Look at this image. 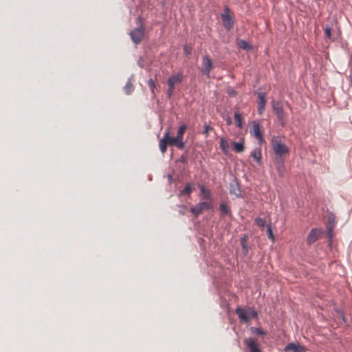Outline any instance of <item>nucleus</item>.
Returning <instances> with one entry per match:
<instances>
[{
	"mask_svg": "<svg viewBox=\"0 0 352 352\" xmlns=\"http://www.w3.org/2000/svg\"><path fill=\"white\" fill-rule=\"evenodd\" d=\"M272 148L275 154L274 160L277 170L280 175H283L285 173L284 166L283 155L286 153V146L281 143L279 137L274 136L272 138Z\"/></svg>",
	"mask_w": 352,
	"mask_h": 352,
	"instance_id": "f257e3e1",
	"label": "nucleus"
},
{
	"mask_svg": "<svg viewBox=\"0 0 352 352\" xmlns=\"http://www.w3.org/2000/svg\"><path fill=\"white\" fill-rule=\"evenodd\" d=\"M168 145L176 146L179 148L183 149L185 144L183 140H179L176 137H170V130L167 129L159 142V147L162 153L166 151Z\"/></svg>",
	"mask_w": 352,
	"mask_h": 352,
	"instance_id": "f03ea898",
	"label": "nucleus"
},
{
	"mask_svg": "<svg viewBox=\"0 0 352 352\" xmlns=\"http://www.w3.org/2000/svg\"><path fill=\"white\" fill-rule=\"evenodd\" d=\"M235 311L240 320V322H245L248 324H250L251 319L256 318L258 316V312L250 307H248L246 308L238 307Z\"/></svg>",
	"mask_w": 352,
	"mask_h": 352,
	"instance_id": "7ed1b4c3",
	"label": "nucleus"
},
{
	"mask_svg": "<svg viewBox=\"0 0 352 352\" xmlns=\"http://www.w3.org/2000/svg\"><path fill=\"white\" fill-rule=\"evenodd\" d=\"M136 23L138 27L130 32V36L133 42L135 44H138L142 41L144 33V28L142 24V17L138 16L136 19Z\"/></svg>",
	"mask_w": 352,
	"mask_h": 352,
	"instance_id": "20e7f679",
	"label": "nucleus"
},
{
	"mask_svg": "<svg viewBox=\"0 0 352 352\" xmlns=\"http://www.w3.org/2000/svg\"><path fill=\"white\" fill-rule=\"evenodd\" d=\"M223 26L227 30H230L234 25V20L230 14V10L228 7L224 8L223 12L221 15Z\"/></svg>",
	"mask_w": 352,
	"mask_h": 352,
	"instance_id": "39448f33",
	"label": "nucleus"
},
{
	"mask_svg": "<svg viewBox=\"0 0 352 352\" xmlns=\"http://www.w3.org/2000/svg\"><path fill=\"white\" fill-rule=\"evenodd\" d=\"M212 208V204L206 201H201L198 203L196 206H192L190 208V212L195 216L197 217L199 214H201L203 211L211 209Z\"/></svg>",
	"mask_w": 352,
	"mask_h": 352,
	"instance_id": "423d86ee",
	"label": "nucleus"
},
{
	"mask_svg": "<svg viewBox=\"0 0 352 352\" xmlns=\"http://www.w3.org/2000/svg\"><path fill=\"white\" fill-rule=\"evenodd\" d=\"M250 352H261L258 347V342L252 338H247L244 340Z\"/></svg>",
	"mask_w": 352,
	"mask_h": 352,
	"instance_id": "0eeeda50",
	"label": "nucleus"
},
{
	"mask_svg": "<svg viewBox=\"0 0 352 352\" xmlns=\"http://www.w3.org/2000/svg\"><path fill=\"white\" fill-rule=\"evenodd\" d=\"M202 65L204 74L206 75H209L210 72L212 69L213 65L212 60L208 56H204L203 57Z\"/></svg>",
	"mask_w": 352,
	"mask_h": 352,
	"instance_id": "6e6552de",
	"label": "nucleus"
},
{
	"mask_svg": "<svg viewBox=\"0 0 352 352\" xmlns=\"http://www.w3.org/2000/svg\"><path fill=\"white\" fill-rule=\"evenodd\" d=\"M250 133L252 135H254L258 141L261 142L263 140L260 124L258 122H253L252 129L250 130Z\"/></svg>",
	"mask_w": 352,
	"mask_h": 352,
	"instance_id": "1a4fd4ad",
	"label": "nucleus"
},
{
	"mask_svg": "<svg viewBox=\"0 0 352 352\" xmlns=\"http://www.w3.org/2000/svg\"><path fill=\"white\" fill-rule=\"evenodd\" d=\"M321 232H322L319 229H312L307 237V243L309 244L314 243L318 239L319 235L321 234Z\"/></svg>",
	"mask_w": 352,
	"mask_h": 352,
	"instance_id": "9d476101",
	"label": "nucleus"
},
{
	"mask_svg": "<svg viewBox=\"0 0 352 352\" xmlns=\"http://www.w3.org/2000/svg\"><path fill=\"white\" fill-rule=\"evenodd\" d=\"M272 107L274 112L276 113L278 118L282 120L284 118V111L283 106L278 102L273 101Z\"/></svg>",
	"mask_w": 352,
	"mask_h": 352,
	"instance_id": "9b49d317",
	"label": "nucleus"
},
{
	"mask_svg": "<svg viewBox=\"0 0 352 352\" xmlns=\"http://www.w3.org/2000/svg\"><path fill=\"white\" fill-rule=\"evenodd\" d=\"M287 351L291 352H305V347L300 345L298 342H292L287 344Z\"/></svg>",
	"mask_w": 352,
	"mask_h": 352,
	"instance_id": "f8f14e48",
	"label": "nucleus"
},
{
	"mask_svg": "<svg viewBox=\"0 0 352 352\" xmlns=\"http://www.w3.org/2000/svg\"><path fill=\"white\" fill-rule=\"evenodd\" d=\"M182 81V76L179 74L173 75L169 77L168 80V85L170 87V91L175 88V85Z\"/></svg>",
	"mask_w": 352,
	"mask_h": 352,
	"instance_id": "ddd939ff",
	"label": "nucleus"
},
{
	"mask_svg": "<svg viewBox=\"0 0 352 352\" xmlns=\"http://www.w3.org/2000/svg\"><path fill=\"white\" fill-rule=\"evenodd\" d=\"M259 102L258 104V111L260 114L263 113L266 103L265 96L263 93L258 94Z\"/></svg>",
	"mask_w": 352,
	"mask_h": 352,
	"instance_id": "4468645a",
	"label": "nucleus"
},
{
	"mask_svg": "<svg viewBox=\"0 0 352 352\" xmlns=\"http://www.w3.org/2000/svg\"><path fill=\"white\" fill-rule=\"evenodd\" d=\"M219 210L221 215H231V209L226 203H221L219 205Z\"/></svg>",
	"mask_w": 352,
	"mask_h": 352,
	"instance_id": "2eb2a0df",
	"label": "nucleus"
},
{
	"mask_svg": "<svg viewBox=\"0 0 352 352\" xmlns=\"http://www.w3.org/2000/svg\"><path fill=\"white\" fill-rule=\"evenodd\" d=\"M238 46L244 50L248 51L252 49V47L251 45H250L246 41L243 39H239L236 41Z\"/></svg>",
	"mask_w": 352,
	"mask_h": 352,
	"instance_id": "dca6fc26",
	"label": "nucleus"
},
{
	"mask_svg": "<svg viewBox=\"0 0 352 352\" xmlns=\"http://www.w3.org/2000/svg\"><path fill=\"white\" fill-rule=\"evenodd\" d=\"M334 217H330L329 218V225L327 226V234L329 238H331L333 236V228L334 226Z\"/></svg>",
	"mask_w": 352,
	"mask_h": 352,
	"instance_id": "f3484780",
	"label": "nucleus"
},
{
	"mask_svg": "<svg viewBox=\"0 0 352 352\" xmlns=\"http://www.w3.org/2000/svg\"><path fill=\"white\" fill-rule=\"evenodd\" d=\"M251 156L257 162V163L261 164V151L259 148H254L251 152Z\"/></svg>",
	"mask_w": 352,
	"mask_h": 352,
	"instance_id": "a211bd4d",
	"label": "nucleus"
},
{
	"mask_svg": "<svg viewBox=\"0 0 352 352\" xmlns=\"http://www.w3.org/2000/svg\"><path fill=\"white\" fill-rule=\"evenodd\" d=\"M186 124H182L179 128L178 129L177 133V139L179 140H183V135L184 134L185 131L186 130Z\"/></svg>",
	"mask_w": 352,
	"mask_h": 352,
	"instance_id": "6ab92c4d",
	"label": "nucleus"
},
{
	"mask_svg": "<svg viewBox=\"0 0 352 352\" xmlns=\"http://www.w3.org/2000/svg\"><path fill=\"white\" fill-rule=\"evenodd\" d=\"M131 78L132 77H131L128 81L126 82V85L124 86V91L126 94H131V92L133 91V84L131 83Z\"/></svg>",
	"mask_w": 352,
	"mask_h": 352,
	"instance_id": "aec40b11",
	"label": "nucleus"
},
{
	"mask_svg": "<svg viewBox=\"0 0 352 352\" xmlns=\"http://www.w3.org/2000/svg\"><path fill=\"white\" fill-rule=\"evenodd\" d=\"M201 193L203 195V199H211V192L209 189L204 188V186H201L200 188Z\"/></svg>",
	"mask_w": 352,
	"mask_h": 352,
	"instance_id": "412c9836",
	"label": "nucleus"
},
{
	"mask_svg": "<svg viewBox=\"0 0 352 352\" xmlns=\"http://www.w3.org/2000/svg\"><path fill=\"white\" fill-rule=\"evenodd\" d=\"M229 147H230V146H229V143H228V142L226 139H224V138H221V141H220V148H221V149L223 152L226 153V152H228V150H229Z\"/></svg>",
	"mask_w": 352,
	"mask_h": 352,
	"instance_id": "4be33fe9",
	"label": "nucleus"
},
{
	"mask_svg": "<svg viewBox=\"0 0 352 352\" xmlns=\"http://www.w3.org/2000/svg\"><path fill=\"white\" fill-rule=\"evenodd\" d=\"M230 194H234L237 197H240L241 196V190L238 186V184H236L235 186H232L230 189Z\"/></svg>",
	"mask_w": 352,
	"mask_h": 352,
	"instance_id": "5701e85b",
	"label": "nucleus"
},
{
	"mask_svg": "<svg viewBox=\"0 0 352 352\" xmlns=\"http://www.w3.org/2000/svg\"><path fill=\"white\" fill-rule=\"evenodd\" d=\"M234 149L236 153H241L244 151V145L242 142H234Z\"/></svg>",
	"mask_w": 352,
	"mask_h": 352,
	"instance_id": "b1692460",
	"label": "nucleus"
},
{
	"mask_svg": "<svg viewBox=\"0 0 352 352\" xmlns=\"http://www.w3.org/2000/svg\"><path fill=\"white\" fill-rule=\"evenodd\" d=\"M234 119L236 121V126L241 129L242 127V118L241 114L239 112H236L234 113Z\"/></svg>",
	"mask_w": 352,
	"mask_h": 352,
	"instance_id": "393cba45",
	"label": "nucleus"
},
{
	"mask_svg": "<svg viewBox=\"0 0 352 352\" xmlns=\"http://www.w3.org/2000/svg\"><path fill=\"white\" fill-rule=\"evenodd\" d=\"M192 191V188L190 184L186 185L185 188L181 191V195H190Z\"/></svg>",
	"mask_w": 352,
	"mask_h": 352,
	"instance_id": "a878e982",
	"label": "nucleus"
},
{
	"mask_svg": "<svg viewBox=\"0 0 352 352\" xmlns=\"http://www.w3.org/2000/svg\"><path fill=\"white\" fill-rule=\"evenodd\" d=\"M148 85L150 87L153 97H155V82L153 81V80L152 78H150L148 80Z\"/></svg>",
	"mask_w": 352,
	"mask_h": 352,
	"instance_id": "bb28decb",
	"label": "nucleus"
},
{
	"mask_svg": "<svg viewBox=\"0 0 352 352\" xmlns=\"http://www.w3.org/2000/svg\"><path fill=\"white\" fill-rule=\"evenodd\" d=\"M251 331L255 334L259 335V336H264L265 335V332L263 331L260 328L256 327H251Z\"/></svg>",
	"mask_w": 352,
	"mask_h": 352,
	"instance_id": "cd10ccee",
	"label": "nucleus"
},
{
	"mask_svg": "<svg viewBox=\"0 0 352 352\" xmlns=\"http://www.w3.org/2000/svg\"><path fill=\"white\" fill-rule=\"evenodd\" d=\"M241 244L242 248L243 250V252L246 253L248 252V245H247V243H246L245 236L243 237L241 239Z\"/></svg>",
	"mask_w": 352,
	"mask_h": 352,
	"instance_id": "c85d7f7f",
	"label": "nucleus"
},
{
	"mask_svg": "<svg viewBox=\"0 0 352 352\" xmlns=\"http://www.w3.org/2000/svg\"><path fill=\"white\" fill-rule=\"evenodd\" d=\"M255 221H256L257 226H259L260 228H263L265 226V220L261 218H256Z\"/></svg>",
	"mask_w": 352,
	"mask_h": 352,
	"instance_id": "c756f323",
	"label": "nucleus"
},
{
	"mask_svg": "<svg viewBox=\"0 0 352 352\" xmlns=\"http://www.w3.org/2000/svg\"><path fill=\"white\" fill-rule=\"evenodd\" d=\"M179 207L181 209L179 210V213L182 215L185 214V213L187 210V208L184 206H179Z\"/></svg>",
	"mask_w": 352,
	"mask_h": 352,
	"instance_id": "7c9ffc66",
	"label": "nucleus"
},
{
	"mask_svg": "<svg viewBox=\"0 0 352 352\" xmlns=\"http://www.w3.org/2000/svg\"><path fill=\"white\" fill-rule=\"evenodd\" d=\"M267 234H268V237L273 240L274 236H273V233H272V230L270 226L267 227Z\"/></svg>",
	"mask_w": 352,
	"mask_h": 352,
	"instance_id": "2f4dec72",
	"label": "nucleus"
},
{
	"mask_svg": "<svg viewBox=\"0 0 352 352\" xmlns=\"http://www.w3.org/2000/svg\"><path fill=\"white\" fill-rule=\"evenodd\" d=\"M325 34L328 38L331 36V28L329 26H327L325 28Z\"/></svg>",
	"mask_w": 352,
	"mask_h": 352,
	"instance_id": "473e14b6",
	"label": "nucleus"
},
{
	"mask_svg": "<svg viewBox=\"0 0 352 352\" xmlns=\"http://www.w3.org/2000/svg\"><path fill=\"white\" fill-rule=\"evenodd\" d=\"M205 127V129H204V133L206 134V135L207 136L208 135V130L210 129V126H208L207 124H205L204 126Z\"/></svg>",
	"mask_w": 352,
	"mask_h": 352,
	"instance_id": "72a5a7b5",
	"label": "nucleus"
},
{
	"mask_svg": "<svg viewBox=\"0 0 352 352\" xmlns=\"http://www.w3.org/2000/svg\"><path fill=\"white\" fill-rule=\"evenodd\" d=\"M226 123H227L228 125H231L232 124V119H231L230 117H228L226 118Z\"/></svg>",
	"mask_w": 352,
	"mask_h": 352,
	"instance_id": "f704fd0d",
	"label": "nucleus"
},
{
	"mask_svg": "<svg viewBox=\"0 0 352 352\" xmlns=\"http://www.w3.org/2000/svg\"><path fill=\"white\" fill-rule=\"evenodd\" d=\"M173 90H171V91H170V87H168V90L167 94H168V97H169V98L171 96V94H172V93H173Z\"/></svg>",
	"mask_w": 352,
	"mask_h": 352,
	"instance_id": "c9c22d12",
	"label": "nucleus"
},
{
	"mask_svg": "<svg viewBox=\"0 0 352 352\" xmlns=\"http://www.w3.org/2000/svg\"><path fill=\"white\" fill-rule=\"evenodd\" d=\"M184 52H186V54H188L190 53V50L188 49V47L186 46L184 47Z\"/></svg>",
	"mask_w": 352,
	"mask_h": 352,
	"instance_id": "e433bc0d",
	"label": "nucleus"
},
{
	"mask_svg": "<svg viewBox=\"0 0 352 352\" xmlns=\"http://www.w3.org/2000/svg\"><path fill=\"white\" fill-rule=\"evenodd\" d=\"M138 63L140 67H143L142 63H141V60H140Z\"/></svg>",
	"mask_w": 352,
	"mask_h": 352,
	"instance_id": "4c0bfd02",
	"label": "nucleus"
},
{
	"mask_svg": "<svg viewBox=\"0 0 352 352\" xmlns=\"http://www.w3.org/2000/svg\"><path fill=\"white\" fill-rule=\"evenodd\" d=\"M168 178H169V179H171L172 176H171V175H169V176H168Z\"/></svg>",
	"mask_w": 352,
	"mask_h": 352,
	"instance_id": "58836bf2",
	"label": "nucleus"
}]
</instances>
